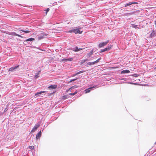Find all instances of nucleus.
I'll return each mask as SVG.
<instances>
[{"mask_svg": "<svg viewBox=\"0 0 156 156\" xmlns=\"http://www.w3.org/2000/svg\"><path fill=\"white\" fill-rule=\"evenodd\" d=\"M137 26L136 25H135L134 24H133L132 25V27H134V28H136V27Z\"/></svg>", "mask_w": 156, "mask_h": 156, "instance_id": "35", "label": "nucleus"}, {"mask_svg": "<svg viewBox=\"0 0 156 156\" xmlns=\"http://www.w3.org/2000/svg\"><path fill=\"white\" fill-rule=\"evenodd\" d=\"M75 50H74L75 51H79L78 47L77 46L75 47L74 48Z\"/></svg>", "mask_w": 156, "mask_h": 156, "instance_id": "24", "label": "nucleus"}, {"mask_svg": "<svg viewBox=\"0 0 156 156\" xmlns=\"http://www.w3.org/2000/svg\"><path fill=\"white\" fill-rule=\"evenodd\" d=\"M154 23L155 25H156V20L154 21Z\"/></svg>", "mask_w": 156, "mask_h": 156, "instance_id": "40", "label": "nucleus"}, {"mask_svg": "<svg viewBox=\"0 0 156 156\" xmlns=\"http://www.w3.org/2000/svg\"><path fill=\"white\" fill-rule=\"evenodd\" d=\"M70 89H67L66 90V92H68L69 90H70Z\"/></svg>", "mask_w": 156, "mask_h": 156, "instance_id": "37", "label": "nucleus"}, {"mask_svg": "<svg viewBox=\"0 0 156 156\" xmlns=\"http://www.w3.org/2000/svg\"><path fill=\"white\" fill-rule=\"evenodd\" d=\"M155 144H156V142L155 143Z\"/></svg>", "mask_w": 156, "mask_h": 156, "instance_id": "41", "label": "nucleus"}, {"mask_svg": "<svg viewBox=\"0 0 156 156\" xmlns=\"http://www.w3.org/2000/svg\"><path fill=\"white\" fill-rule=\"evenodd\" d=\"M87 61V59H83L80 61V63L81 65H82L84 63Z\"/></svg>", "mask_w": 156, "mask_h": 156, "instance_id": "15", "label": "nucleus"}, {"mask_svg": "<svg viewBox=\"0 0 156 156\" xmlns=\"http://www.w3.org/2000/svg\"><path fill=\"white\" fill-rule=\"evenodd\" d=\"M39 126L40 125L39 124L36 125L33 128L32 130L31 131V133L34 132L37 129V128L39 127Z\"/></svg>", "mask_w": 156, "mask_h": 156, "instance_id": "6", "label": "nucleus"}, {"mask_svg": "<svg viewBox=\"0 0 156 156\" xmlns=\"http://www.w3.org/2000/svg\"><path fill=\"white\" fill-rule=\"evenodd\" d=\"M41 70H40V71H39L38 72V73H37V75H35L34 77H35V78H37L39 77V76L38 75L41 72Z\"/></svg>", "mask_w": 156, "mask_h": 156, "instance_id": "22", "label": "nucleus"}, {"mask_svg": "<svg viewBox=\"0 0 156 156\" xmlns=\"http://www.w3.org/2000/svg\"><path fill=\"white\" fill-rule=\"evenodd\" d=\"M6 34H8L9 35H12V36H17L18 37H22L20 35L16 34L15 32H7V33H6Z\"/></svg>", "mask_w": 156, "mask_h": 156, "instance_id": "4", "label": "nucleus"}, {"mask_svg": "<svg viewBox=\"0 0 156 156\" xmlns=\"http://www.w3.org/2000/svg\"><path fill=\"white\" fill-rule=\"evenodd\" d=\"M72 32H73V29L71 30H69L68 31H66V33H72Z\"/></svg>", "mask_w": 156, "mask_h": 156, "instance_id": "31", "label": "nucleus"}, {"mask_svg": "<svg viewBox=\"0 0 156 156\" xmlns=\"http://www.w3.org/2000/svg\"><path fill=\"white\" fill-rule=\"evenodd\" d=\"M47 35V34L44 33H41L40 35H38V40H41L44 38Z\"/></svg>", "mask_w": 156, "mask_h": 156, "instance_id": "2", "label": "nucleus"}, {"mask_svg": "<svg viewBox=\"0 0 156 156\" xmlns=\"http://www.w3.org/2000/svg\"><path fill=\"white\" fill-rule=\"evenodd\" d=\"M7 108H5V109L4 111H5V112H6V111H7Z\"/></svg>", "mask_w": 156, "mask_h": 156, "instance_id": "39", "label": "nucleus"}, {"mask_svg": "<svg viewBox=\"0 0 156 156\" xmlns=\"http://www.w3.org/2000/svg\"><path fill=\"white\" fill-rule=\"evenodd\" d=\"M137 3L136 2H130L129 3H128L125 5L124 6V7H126L128 6H129L130 5H131L132 4H136Z\"/></svg>", "mask_w": 156, "mask_h": 156, "instance_id": "14", "label": "nucleus"}, {"mask_svg": "<svg viewBox=\"0 0 156 156\" xmlns=\"http://www.w3.org/2000/svg\"><path fill=\"white\" fill-rule=\"evenodd\" d=\"M83 49V48H79L78 50H79V51L80 50H82Z\"/></svg>", "mask_w": 156, "mask_h": 156, "instance_id": "38", "label": "nucleus"}, {"mask_svg": "<svg viewBox=\"0 0 156 156\" xmlns=\"http://www.w3.org/2000/svg\"><path fill=\"white\" fill-rule=\"evenodd\" d=\"M111 48V47H107L106 48H104L103 49H102L100 51V53H102V52H104L105 51H109V50Z\"/></svg>", "mask_w": 156, "mask_h": 156, "instance_id": "8", "label": "nucleus"}, {"mask_svg": "<svg viewBox=\"0 0 156 156\" xmlns=\"http://www.w3.org/2000/svg\"><path fill=\"white\" fill-rule=\"evenodd\" d=\"M94 64H95V63H94V62H88L87 63V64L88 65H94Z\"/></svg>", "mask_w": 156, "mask_h": 156, "instance_id": "23", "label": "nucleus"}, {"mask_svg": "<svg viewBox=\"0 0 156 156\" xmlns=\"http://www.w3.org/2000/svg\"><path fill=\"white\" fill-rule=\"evenodd\" d=\"M130 72L129 70L126 69L125 70H123L121 71V73L122 74H125V73H129Z\"/></svg>", "mask_w": 156, "mask_h": 156, "instance_id": "13", "label": "nucleus"}, {"mask_svg": "<svg viewBox=\"0 0 156 156\" xmlns=\"http://www.w3.org/2000/svg\"><path fill=\"white\" fill-rule=\"evenodd\" d=\"M49 8H47L45 10L46 11V14H47L48 12L49 11Z\"/></svg>", "mask_w": 156, "mask_h": 156, "instance_id": "30", "label": "nucleus"}, {"mask_svg": "<svg viewBox=\"0 0 156 156\" xmlns=\"http://www.w3.org/2000/svg\"><path fill=\"white\" fill-rule=\"evenodd\" d=\"M93 53V50H92L89 53V56H90V55H92Z\"/></svg>", "mask_w": 156, "mask_h": 156, "instance_id": "28", "label": "nucleus"}, {"mask_svg": "<svg viewBox=\"0 0 156 156\" xmlns=\"http://www.w3.org/2000/svg\"><path fill=\"white\" fill-rule=\"evenodd\" d=\"M130 83V84H134V85H139V84L136 83Z\"/></svg>", "mask_w": 156, "mask_h": 156, "instance_id": "33", "label": "nucleus"}, {"mask_svg": "<svg viewBox=\"0 0 156 156\" xmlns=\"http://www.w3.org/2000/svg\"><path fill=\"white\" fill-rule=\"evenodd\" d=\"M96 87V86L95 85L93 86V87H90L88 89H87L85 90V93H89L90 92L91 90V89L93 88H95Z\"/></svg>", "mask_w": 156, "mask_h": 156, "instance_id": "7", "label": "nucleus"}, {"mask_svg": "<svg viewBox=\"0 0 156 156\" xmlns=\"http://www.w3.org/2000/svg\"><path fill=\"white\" fill-rule=\"evenodd\" d=\"M45 92V91H41L40 92H37V93H36L35 94V95L36 96H38V95L39 94H41L42 93H44Z\"/></svg>", "mask_w": 156, "mask_h": 156, "instance_id": "16", "label": "nucleus"}, {"mask_svg": "<svg viewBox=\"0 0 156 156\" xmlns=\"http://www.w3.org/2000/svg\"><path fill=\"white\" fill-rule=\"evenodd\" d=\"M41 136V132L40 131L37 134L36 137V138L37 140L39 139L40 138Z\"/></svg>", "mask_w": 156, "mask_h": 156, "instance_id": "9", "label": "nucleus"}, {"mask_svg": "<svg viewBox=\"0 0 156 156\" xmlns=\"http://www.w3.org/2000/svg\"><path fill=\"white\" fill-rule=\"evenodd\" d=\"M109 41L108 40L105 42H103L100 43L98 47L99 48H101V47L104 46L107 44L109 42Z\"/></svg>", "mask_w": 156, "mask_h": 156, "instance_id": "3", "label": "nucleus"}, {"mask_svg": "<svg viewBox=\"0 0 156 156\" xmlns=\"http://www.w3.org/2000/svg\"><path fill=\"white\" fill-rule=\"evenodd\" d=\"M81 29V28H79L77 29H73V31L75 34L77 33L81 34L83 32V31H80V30Z\"/></svg>", "mask_w": 156, "mask_h": 156, "instance_id": "1", "label": "nucleus"}, {"mask_svg": "<svg viewBox=\"0 0 156 156\" xmlns=\"http://www.w3.org/2000/svg\"><path fill=\"white\" fill-rule=\"evenodd\" d=\"M73 60L72 58H63L62 60V61L64 62H67V61H72Z\"/></svg>", "mask_w": 156, "mask_h": 156, "instance_id": "12", "label": "nucleus"}, {"mask_svg": "<svg viewBox=\"0 0 156 156\" xmlns=\"http://www.w3.org/2000/svg\"><path fill=\"white\" fill-rule=\"evenodd\" d=\"M57 87V85H51L48 87V88L50 89H55Z\"/></svg>", "mask_w": 156, "mask_h": 156, "instance_id": "10", "label": "nucleus"}, {"mask_svg": "<svg viewBox=\"0 0 156 156\" xmlns=\"http://www.w3.org/2000/svg\"><path fill=\"white\" fill-rule=\"evenodd\" d=\"M29 148L31 150H33L34 148V147L33 146H29Z\"/></svg>", "mask_w": 156, "mask_h": 156, "instance_id": "25", "label": "nucleus"}, {"mask_svg": "<svg viewBox=\"0 0 156 156\" xmlns=\"http://www.w3.org/2000/svg\"><path fill=\"white\" fill-rule=\"evenodd\" d=\"M155 69H156V67L155 68Z\"/></svg>", "mask_w": 156, "mask_h": 156, "instance_id": "42", "label": "nucleus"}, {"mask_svg": "<svg viewBox=\"0 0 156 156\" xmlns=\"http://www.w3.org/2000/svg\"><path fill=\"white\" fill-rule=\"evenodd\" d=\"M109 68H110V69H114L118 68V67H117V66H116V67H111Z\"/></svg>", "mask_w": 156, "mask_h": 156, "instance_id": "27", "label": "nucleus"}, {"mask_svg": "<svg viewBox=\"0 0 156 156\" xmlns=\"http://www.w3.org/2000/svg\"><path fill=\"white\" fill-rule=\"evenodd\" d=\"M19 65H18L17 66L15 67H12L9 69V71H12L14 69H16L17 68H18Z\"/></svg>", "mask_w": 156, "mask_h": 156, "instance_id": "11", "label": "nucleus"}, {"mask_svg": "<svg viewBox=\"0 0 156 156\" xmlns=\"http://www.w3.org/2000/svg\"><path fill=\"white\" fill-rule=\"evenodd\" d=\"M69 98V96L67 95H66L63 96L62 97V98L64 100L66 99L67 98Z\"/></svg>", "mask_w": 156, "mask_h": 156, "instance_id": "18", "label": "nucleus"}, {"mask_svg": "<svg viewBox=\"0 0 156 156\" xmlns=\"http://www.w3.org/2000/svg\"><path fill=\"white\" fill-rule=\"evenodd\" d=\"M101 58H99L97 60H96V61H94V62L95 63V64L96 63H97V62H98L99 61H100V59H101Z\"/></svg>", "mask_w": 156, "mask_h": 156, "instance_id": "26", "label": "nucleus"}, {"mask_svg": "<svg viewBox=\"0 0 156 156\" xmlns=\"http://www.w3.org/2000/svg\"><path fill=\"white\" fill-rule=\"evenodd\" d=\"M77 79L76 78V79H73V80H71L70 81V82H73V81H74L76 80Z\"/></svg>", "mask_w": 156, "mask_h": 156, "instance_id": "32", "label": "nucleus"}, {"mask_svg": "<svg viewBox=\"0 0 156 156\" xmlns=\"http://www.w3.org/2000/svg\"><path fill=\"white\" fill-rule=\"evenodd\" d=\"M69 95H70L73 96V95H75V94H74V93H70L69 94Z\"/></svg>", "mask_w": 156, "mask_h": 156, "instance_id": "34", "label": "nucleus"}, {"mask_svg": "<svg viewBox=\"0 0 156 156\" xmlns=\"http://www.w3.org/2000/svg\"><path fill=\"white\" fill-rule=\"evenodd\" d=\"M35 40V39L34 38H28L27 39H26L25 41H34Z\"/></svg>", "mask_w": 156, "mask_h": 156, "instance_id": "17", "label": "nucleus"}, {"mask_svg": "<svg viewBox=\"0 0 156 156\" xmlns=\"http://www.w3.org/2000/svg\"><path fill=\"white\" fill-rule=\"evenodd\" d=\"M132 76L135 77H137L139 76V75L137 74H134Z\"/></svg>", "mask_w": 156, "mask_h": 156, "instance_id": "29", "label": "nucleus"}, {"mask_svg": "<svg viewBox=\"0 0 156 156\" xmlns=\"http://www.w3.org/2000/svg\"><path fill=\"white\" fill-rule=\"evenodd\" d=\"M20 30V31H22V32H23L26 33H29L31 32L30 31H29V30Z\"/></svg>", "mask_w": 156, "mask_h": 156, "instance_id": "20", "label": "nucleus"}, {"mask_svg": "<svg viewBox=\"0 0 156 156\" xmlns=\"http://www.w3.org/2000/svg\"><path fill=\"white\" fill-rule=\"evenodd\" d=\"M156 36V30H153L152 32L150 35V37L152 38Z\"/></svg>", "mask_w": 156, "mask_h": 156, "instance_id": "5", "label": "nucleus"}, {"mask_svg": "<svg viewBox=\"0 0 156 156\" xmlns=\"http://www.w3.org/2000/svg\"><path fill=\"white\" fill-rule=\"evenodd\" d=\"M78 87V86L76 85H75L69 88V89H73L76 88Z\"/></svg>", "mask_w": 156, "mask_h": 156, "instance_id": "21", "label": "nucleus"}, {"mask_svg": "<svg viewBox=\"0 0 156 156\" xmlns=\"http://www.w3.org/2000/svg\"><path fill=\"white\" fill-rule=\"evenodd\" d=\"M77 90H76L75 92L73 93L74 94H75V95L77 93Z\"/></svg>", "mask_w": 156, "mask_h": 156, "instance_id": "36", "label": "nucleus"}, {"mask_svg": "<svg viewBox=\"0 0 156 156\" xmlns=\"http://www.w3.org/2000/svg\"><path fill=\"white\" fill-rule=\"evenodd\" d=\"M85 72V71H80L79 72H78L76 73L73 76H75L76 75H78L79 74H80V73H84Z\"/></svg>", "mask_w": 156, "mask_h": 156, "instance_id": "19", "label": "nucleus"}]
</instances>
